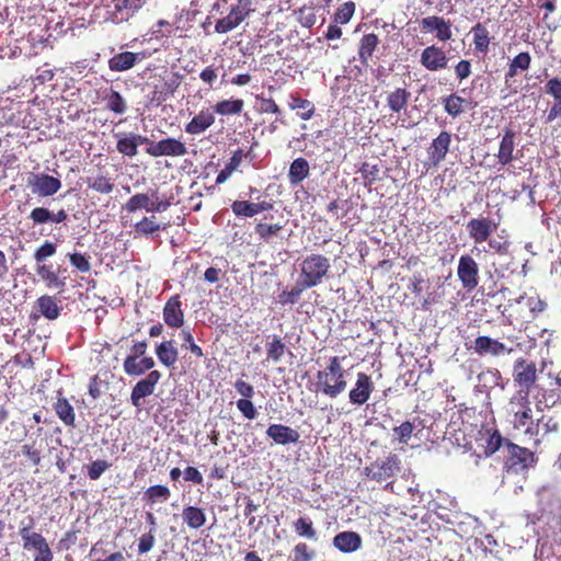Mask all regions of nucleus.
I'll return each mask as SVG.
<instances>
[{
  "label": "nucleus",
  "mask_w": 561,
  "mask_h": 561,
  "mask_svg": "<svg viewBox=\"0 0 561 561\" xmlns=\"http://www.w3.org/2000/svg\"><path fill=\"white\" fill-rule=\"evenodd\" d=\"M330 261L321 254H310L306 256L301 264L299 280L305 287L311 288L319 285L330 268Z\"/></svg>",
  "instance_id": "obj_1"
},
{
  "label": "nucleus",
  "mask_w": 561,
  "mask_h": 561,
  "mask_svg": "<svg viewBox=\"0 0 561 561\" xmlns=\"http://www.w3.org/2000/svg\"><path fill=\"white\" fill-rule=\"evenodd\" d=\"M400 458L396 454H390L388 457L377 459L365 468V474L370 480L376 482H387L388 489L392 482L390 479L394 478L400 471Z\"/></svg>",
  "instance_id": "obj_2"
},
{
  "label": "nucleus",
  "mask_w": 561,
  "mask_h": 561,
  "mask_svg": "<svg viewBox=\"0 0 561 561\" xmlns=\"http://www.w3.org/2000/svg\"><path fill=\"white\" fill-rule=\"evenodd\" d=\"M32 527L31 523L27 526L21 527L19 530L23 549L26 551H36L33 561H53L54 554L47 540L42 534L32 531Z\"/></svg>",
  "instance_id": "obj_3"
},
{
  "label": "nucleus",
  "mask_w": 561,
  "mask_h": 561,
  "mask_svg": "<svg viewBox=\"0 0 561 561\" xmlns=\"http://www.w3.org/2000/svg\"><path fill=\"white\" fill-rule=\"evenodd\" d=\"M507 449L510 456L505 462L504 479H510L513 474L524 473L534 461V454L526 448L508 444Z\"/></svg>",
  "instance_id": "obj_4"
},
{
  "label": "nucleus",
  "mask_w": 561,
  "mask_h": 561,
  "mask_svg": "<svg viewBox=\"0 0 561 561\" xmlns=\"http://www.w3.org/2000/svg\"><path fill=\"white\" fill-rule=\"evenodd\" d=\"M316 378V392H319L329 399H336L346 390V376L329 375V373L319 370Z\"/></svg>",
  "instance_id": "obj_5"
},
{
  "label": "nucleus",
  "mask_w": 561,
  "mask_h": 561,
  "mask_svg": "<svg viewBox=\"0 0 561 561\" xmlns=\"http://www.w3.org/2000/svg\"><path fill=\"white\" fill-rule=\"evenodd\" d=\"M26 186L39 197H49L61 188V181L46 173H30Z\"/></svg>",
  "instance_id": "obj_6"
},
{
  "label": "nucleus",
  "mask_w": 561,
  "mask_h": 561,
  "mask_svg": "<svg viewBox=\"0 0 561 561\" xmlns=\"http://www.w3.org/2000/svg\"><path fill=\"white\" fill-rule=\"evenodd\" d=\"M147 153L151 157H182L187 153L186 146L179 139L164 138L157 142H151V146L147 148Z\"/></svg>",
  "instance_id": "obj_7"
},
{
  "label": "nucleus",
  "mask_w": 561,
  "mask_h": 561,
  "mask_svg": "<svg viewBox=\"0 0 561 561\" xmlns=\"http://www.w3.org/2000/svg\"><path fill=\"white\" fill-rule=\"evenodd\" d=\"M160 378L161 374L158 370H151L146 378L139 380L130 393L131 404L136 408H139L141 405V399L154 392L156 386Z\"/></svg>",
  "instance_id": "obj_8"
},
{
  "label": "nucleus",
  "mask_w": 561,
  "mask_h": 561,
  "mask_svg": "<svg viewBox=\"0 0 561 561\" xmlns=\"http://www.w3.org/2000/svg\"><path fill=\"white\" fill-rule=\"evenodd\" d=\"M374 390L371 377L365 373H358L354 387L348 392V399L352 404H365Z\"/></svg>",
  "instance_id": "obj_9"
},
{
  "label": "nucleus",
  "mask_w": 561,
  "mask_h": 561,
  "mask_svg": "<svg viewBox=\"0 0 561 561\" xmlns=\"http://www.w3.org/2000/svg\"><path fill=\"white\" fill-rule=\"evenodd\" d=\"M478 264L470 255H461L458 262L457 274L467 289L478 286Z\"/></svg>",
  "instance_id": "obj_10"
},
{
  "label": "nucleus",
  "mask_w": 561,
  "mask_h": 561,
  "mask_svg": "<svg viewBox=\"0 0 561 561\" xmlns=\"http://www.w3.org/2000/svg\"><path fill=\"white\" fill-rule=\"evenodd\" d=\"M472 348L474 353H477L480 356H500L504 354H510L513 351L499 340L492 339L486 335L478 336L473 342Z\"/></svg>",
  "instance_id": "obj_11"
},
{
  "label": "nucleus",
  "mask_w": 561,
  "mask_h": 561,
  "mask_svg": "<svg viewBox=\"0 0 561 561\" xmlns=\"http://www.w3.org/2000/svg\"><path fill=\"white\" fill-rule=\"evenodd\" d=\"M266 436L277 445H289L299 442L300 434L297 430L284 424H271L266 430Z\"/></svg>",
  "instance_id": "obj_12"
},
{
  "label": "nucleus",
  "mask_w": 561,
  "mask_h": 561,
  "mask_svg": "<svg viewBox=\"0 0 561 561\" xmlns=\"http://www.w3.org/2000/svg\"><path fill=\"white\" fill-rule=\"evenodd\" d=\"M514 378L515 381L528 392L537 378L535 364L527 363L523 358L517 359L514 365Z\"/></svg>",
  "instance_id": "obj_13"
},
{
  "label": "nucleus",
  "mask_w": 561,
  "mask_h": 561,
  "mask_svg": "<svg viewBox=\"0 0 561 561\" xmlns=\"http://www.w3.org/2000/svg\"><path fill=\"white\" fill-rule=\"evenodd\" d=\"M420 61L427 70L437 71L447 66L448 58L442 48L432 45L423 49Z\"/></svg>",
  "instance_id": "obj_14"
},
{
  "label": "nucleus",
  "mask_w": 561,
  "mask_h": 561,
  "mask_svg": "<svg viewBox=\"0 0 561 561\" xmlns=\"http://www.w3.org/2000/svg\"><path fill=\"white\" fill-rule=\"evenodd\" d=\"M35 271L48 288L57 289L59 293L65 290L66 277L60 275L65 270L58 267L57 271H53L51 265L38 264Z\"/></svg>",
  "instance_id": "obj_15"
},
{
  "label": "nucleus",
  "mask_w": 561,
  "mask_h": 561,
  "mask_svg": "<svg viewBox=\"0 0 561 561\" xmlns=\"http://www.w3.org/2000/svg\"><path fill=\"white\" fill-rule=\"evenodd\" d=\"M248 14L249 10H245L244 7L237 5L231 9L230 13L227 16L219 19L216 22L215 31L219 34L228 33L234 30L238 25H240Z\"/></svg>",
  "instance_id": "obj_16"
},
{
  "label": "nucleus",
  "mask_w": 561,
  "mask_h": 561,
  "mask_svg": "<svg viewBox=\"0 0 561 561\" xmlns=\"http://www.w3.org/2000/svg\"><path fill=\"white\" fill-rule=\"evenodd\" d=\"M148 0H113V20L115 22L127 21L139 9H141Z\"/></svg>",
  "instance_id": "obj_17"
},
{
  "label": "nucleus",
  "mask_w": 561,
  "mask_h": 561,
  "mask_svg": "<svg viewBox=\"0 0 561 561\" xmlns=\"http://www.w3.org/2000/svg\"><path fill=\"white\" fill-rule=\"evenodd\" d=\"M450 142L451 135L445 130L440 131L438 136L433 139L428 149V157L434 165H437L445 159L449 150Z\"/></svg>",
  "instance_id": "obj_18"
},
{
  "label": "nucleus",
  "mask_w": 561,
  "mask_h": 561,
  "mask_svg": "<svg viewBox=\"0 0 561 561\" xmlns=\"http://www.w3.org/2000/svg\"><path fill=\"white\" fill-rule=\"evenodd\" d=\"M144 58L140 53L123 51L114 55L108 60V69L115 72H123L131 69Z\"/></svg>",
  "instance_id": "obj_19"
},
{
  "label": "nucleus",
  "mask_w": 561,
  "mask_h": 561,
  "mask_svg": "<svg viewBox=\"0 0 561 561\" xmlns=\"http://www.w3.org/2000/svg\"><path fill=\"white\" fill-rule=\"evenodd\" d=\"M421 26L424 31L436 32V37L443 42L450 39L453 36L450 23L440 16L424 18L421 21Z\"/></svg>",
  "instance_id": "obj_20"
},
{
  "label": "nucleus",
  "mask_w": 561,
  "mask_h": 561,
  "mask_svg": "<svg viewBox=\"0 0 561 561\" xmlns=\"http://www.w3.org/2000/svg\"><path fill=\"white\" fill-rule=\"evenodd\" d=\"M362 537L355 531H342L334 536L333 546L343 553H352L362 548Z\"/></svg>",
  "instance_id": "obj_21"
},
{
  "label": "nucleus",
  "mask_w": 561,
  "mask_h": 561,
  "mask_svg": "<svg viewBox=\"0 0 561 561\" xmlns=\"http://www.w3.org/2000/svg\"><path fill=\"white\" fill-rule=\"evenodd\" d=\"M491 221L486 218H473L467 224L469 237L476 243H482L488 240L494 230Z\"/></svg>",
  "instance_id": "obj_22"
},
{
  "label": "nucleus",
  "mask_w": 561,
  "mask_h": 561,
  "mask_svg": "<svg viewBox=\"0 0 561 561\" xmlns=\"http://www.w3.org/2000/svg\"><path fill=\"white\" fill-rule=\"evenodd\" d=\"M273 204L270 202L250 203L247 201H236L231 204V209L237 217L252 218L261 211L271 210Z\"/></svg>",
  "instance_id": "obj_23"
},
{
  "label": "nucleus",
  "mask_w": 561,
  "mask_h": 561,
  "mask_svg": "<svg viewBox=\"0 0 561 561\" xmlns=\"http://www.w3.org/2000/svg\"><path fill=\"white\" fill-rule=\"evenodd\" d=\"M163 320L171 328H181L184 323V314L178 296L171 297L163 308Z\"/></svg>",
  "instance_id": "obj_24"
},
{
  "label": "nucleus",
  "mask_w": 561,
  "mask_h": 561,
  "mask_svg": "<svg viewBox=\"0 0 561 561\" xmlns=\"http://www.w3.org/2000/svg\"><path fill=\"white\" fill-rule=\"evenodd\" d=\"M215 123L214 113L209 108L202 110L190 123L185 125V133L199 135Z\"/></svg>",
  "instance_id": "obj_25"
},
{
  "label": "nucleus",
  "mask_w": 561,
  "mask_h": 561,
  "mask_svg": "<svg viewBox=\"0 0 561 561\" xmlns=\"http://www.w3.org/2000/svg\"><path fill=\"white\" fill-rule=\"evenodd\" d=\"M181 516L183 523L193 530L202 528L207 520L205 511L193 505L184 506Z\"/></svg>",
  "instance_id": "obj_26"
},
{
  "label": "nucleus",
  "mask_w": 561,
  "mask_h": 561,
  "mask_svg": "<svg viewBox=\"0 0 561 561\" xmlns=\"http://www.w3.org/2000/svg\"><path fill=\"white\" fill-rule=\"evenodd\" d=\"M123 367L124 371L128 376H140L145 374V371L154 367V360L152 357H142L138 360L135 356H127L124 360Z\"/></svg>",
  "instance_id": "obj_27"
},
{
  "label": "nucleus",
  "mask_w": 561,
  "mask_h": 561,
  "mask_svg": "<svg viewBox=\"0 0 561 561\" xmlns=\"http://www.w3.org/2000/svg\"><path fill=\"white\" fill-rule=\"evenodd\" d=\"M515 147V134L507 129L500 141L499 152L496 154L499 163L506 165L514 159L513 152Z\"/></svg>",
  "instance_id": "obj_28"
},
{
  "label": "nucleus",
  "mask_w": 561,
  "mask_h": 561,
  "mask_svg": "<svg viewBox=\"0 0 561 561\" xmlns=\"http://www.w3.org/2000/svg\"><path fill=\"white\" fill-rule=\"evenodd\" d=\"M156 355L161 364L165 367H172L178 360V348L174 346V342L163 341L156 347Z\"/></svg>",
  "instance_id": "obj_29"
},
{
  "label": "nucleus",
  "mask_w": 561,
  "mask_h": 561,
  "mask_svg": "<svg viewBox=\"0 0 561 561\" xmlns=\"http://www.w3.org/2000/svg\"><path fill=\"white\" fill-rule=\"evenodd\" d=\"M309 163L305 158H296L289 167L288 180L291 185H298L309 175Z\"/></svg>",
  "instance_id": "obj_30"
},
{
  "label": "nucleus",
  "mask_w": 561,
  "mask_h": 561,
  "mask_svg": "<svg viewBox=\"0 0 561 561\" xmlns=\"http://www.w3.org/2000/svg\"><path fill=\"white\" fill-rule=\"evenodd\" d=\"M379 44V38L376 34H366L362 37L358 48L359 60L364 66L368 65V59L371 57L374 50Z\"/></svg>",
  "instance_id": "obj_31"
},
{
  "label": "nucleus",
  "mask_w": 561,
  "mask_h": 561,
  "mask_svg": "<svg viewBox=\"0 0 561 561\" xmlns=\"http://www.w3.org/2000/svg\"><path fill=\"white\" fill-rule=\"evenodd\" d=\"M103 100L105 102L106 108L114 112L115 114L122 115L127 110L125 99L121 95L118 91L112 88L105 91Z\"/></svg>",
  "instance_id": "obj_32"
},
{
  "label": "nucleus",
  "mask_w": 561,
  "mask_h": 561,
  "mask_svg": "<svg viewBox=\"0 0 561 561\" xmlns=\"http://www.w3.org/2000/svg\"><path fill=\"white\" fill-rule=\"evenodd\" d=\"M55 412L67 426H75L76 414L72 405L64 397H58L55 403Z\"/></svg>",
  "instance_id": "obj_33"
},
{
  "label": "nucleus",
  "mask_w": 561,
  "mask_h": 561,
  "mask_svg": "<svg viewBox=\"0 0 561 561\" xmlns=\"http://www.w3.org/2000/svg\"><path fill=\"white\" fill-rule=\"evenodd\" d=\"M37 307L39 312L48 320L57 319L61 310L56 299L48 295H44L37 299Z\"/></svg>",
  "instance_id": "obj_34"
},
{
  "label": "nucleus",
  "mask_w": 561,
  "mask_h": 561,
  "mask_svg": "<svg viewBox=\"0 0 561 561\" xmlns=\"http://www.w3.org/2000/svg\"><path fill=\"white\" fill-rule=\"evenodd\" d=\"M537 409L543 411L545 409L553 408L556 404L561 403V389L542 390L537 397Z\"/></svg>",
  "instance_id": "obj_35"
},
{
  "label": "nucleus",
  "mask_w": 561,
  "mask_h": 561,
  "mask_svg": "<svg viewBox=\"0 0 561 561\" xmlns=\"http://www.w3.org/2000/svg\"><path fill=\"white\" fill-rule=\"evenodd\" d=\"M411 93L405 89L398 88L387 96V104L394 113H399L405 108Z\"/></svg>",
  "instance_id": "obj_36"
},
{
  "label": "nucleus",
  "mask_w": 561,
  "mask_h": 561,
  "mask_svg": "<svg viewBox=\"0 0 561 561\" xmlns=\"http://www.w3.org/2000/svg\"><path fill=\"white\" fill-rule=\"evenodd\" d=\"M530 61L531 58L527 51L519 53L515 56L505 73V83L508 84L510 80L517 75L518 70H527L530 66Z\"/></svg>",
  "instance_id": "obj_37"
},
{
  "label": "nucleus",
  "mask_w": 561,
  "mask_h": 561,
  "mask_svg": "<svg viewBox=\"0 0 561 561\" xmlns=\"http://www.w3.org/2000/svg\"><path fill=\"white\" fill-rule=\"evenodd\" d=\"M283 227L284 226L279 222L272 225L257 222L254 227V232L261 240L268 243L279 236V231L283 229Z\"/></svg>",
  "instance_id": "obj_38"
},
{
  "label": "nucleus",
  "mask_w": 561,
  "mask_h": 561,
  "mask_svg": "<svg viewBox=\"0 0 561 561\" xmlns=\"http://www.w3.org/2000/svg\"><path fill=\"white\" fill-rule=\"evenodd\" d=\"M244 103L241 99L234 100H224L218 102L214 110L219 115H237L240 114L243 110Z\"/></svg>",
  "instance_id": "obj_39"
},
{
  "label": "nucleus",
  "mask_w": 561,
  "mask_h": 561,
  "mask_svg": "<svg viewBox=\"0 0 561 561\" xmlns=\"http://www.w3.org/2000/svg\"><path fill=\"white\" fill-rule=\"evenodd\" d=\"M265 347L267 359H271L274 363H278L287 350L282 337L278 335H273L272 340L266 343Z\"/></svg>",
  "instance_id": "obj_40"
},
{
  "label": "nucleus",
  "mask_w": 561,
  "mask_h": 561,
  "mask_svg": "<svg viewBox=\"0 0 561 561\" xmlns=\"http://www.w3.org/2000/svg\"><path fill=\"white\" fill-rule=\"evenodd\" d=\"M243 152L241 149L233 152L230 160L226 163L225 168L218 173L216 184L225 183L232 172L240 165L242 161Z\"/></svg>",
  "instance_id": "obj_41"
},
{
  "label": "nucleus",
  "mask_w": 561,
  "mask_h": 561,
  "mask_svg": "<svg viewBox=\"0 0 561 561\" xmlns=\"http://www.w3.org/2000/svg\"><path fill=\"white\" fill-rule=\"evenodd\" d=\"M115 136L118 138L116 149L119 153L129 158H133L138 153V148L130 133L123 134L122 136L116 134Z\"/></svg>",
  "instance_id": "obj_42"
},
{
  "label": "nucleus",
  "mask_w": 561,
  "mask_h": 561,
  "mask_svg": "<svg viewBox=\"0 0 561 561\" xmlns=\"http://www.w3.org/2000/svg\"><path fill=\"white\" fill-rule=\"evenodd\" d=\"M471 32L473 33L474 49L480 53H486L490 44L486 28L478 23L472 27Z\"/></svg>",
  "instance_id": "obj_43"
},
{
  "label": "nucleus",
  "mask_w": 561,
  "mask_h": 561,
  "mask_svg": "<svg viewBox=\"0 0 561 561\" xmlns=\"http://www.w3.org/2000/svg\"><path fill=\"white\" fill-rule=\"evenodd\" d=\"M87 183L90 188L101 194H110L114 188L111 179L104 175L88 178Z\"/></svg>",
  "instance_id": "obj_44"
},
{
  "label": "nucleus",
  "mask_w": 561,
  "mask_h": 561,
  "mask_svg": "<svg viewBox=\"0 0 561 561\" xmlns=\"http://www.w3.org/2000/svg\"><path fill=\"white\" fill-rule=\"evenodd\" d=\"M294 529L300 537L317 540V533L312 526V522L306 517L298 518L294 524Z\"/></svg>",
  "instance_id": "obj_45"
},
{
  "label": "nucleus",
  "mask_w": 561,
  "mask_h": 561,
  "mask_svg": "<svg viewBox=\"0 0 561 561\" xmlns=\"http://www.w3.org/2000/svg\"><path fill=\"white\" fill-rule=\"evenodd\" d=\"M305 289H308V287H305V285L298 279L296 285L290 290H284L279 295V302L282 305L296 304Z\"/></svg>",
  "instance_id": "obj_46"
},
{
  "label": "nucleus",
  "mask_w": 561,
  "mask_h": 561,
  "mask_svg": "<svg viewBox=\"0 0 561 561\" xmlns=\"http://www.w3.org/2000/svg\"><path fill=\"white\" fill-rule=\"evenodd\" d=\"M145 497L152 503H162L170 497V490L165 485L156 484L146 490Z\"/></svg>",
  "instance_id": "obj_47"
},
{
  "label": "nucleus",
  "mask_w": 561,
  "mask_h": 561,
  "mask_svg": "<svg viewBox=\"0 0 561 561\" xmlns=\"http://www.w3.org/2000/svg\"><path fill=\"white\" fill-rule=\"evenodd\" d=\"M149 205H150L149 196L147 194L139 193V194L131 196L125 204L124 208L128 213H135L139 209H146L148 211Z\"/></svg>",
  "instance_id": "obj_48"
},
{
  "label": "nucleus",
  "mask_w": 561,
  "mask_h": 561,
  "mask_svg": "<svg viewBox=\"0 0 561 561\" xmlns=\"http://www.w3.org/2000/svg\"><path fill=\"white\" fill-rule=\"evenodd\" d=\"M465 100L458 95L451 94L444 99V108L453 117L462 113V103Z\"/></svg>",
  "instance_id": "obj_49"
},
{
  "label": "nucleus",
  "mask_w": 561,
  "mask_h": 561,
  "mask_svg": "<svg viewBox=\"0 0 561 561\" xmlns=\"http://www.w3.org/2000/svg\"><path fill=\"white\" fill-rule=\"evenodd\" d=\"M355 12V4L352 1L343 3L334 14V22L346 24L350 22Z\"/></svg>",
  "instance_id": "obj_50"
},
{
  "label": "nucleus",
  "mask_w": 561,
  "mask_h": 561,
  "mask_svg": "<svg viewBox=\"0 0 561 561\" xmlns=\"http://www.w3.org/2000/svg\"><path fill=\"white\" fill-rule=\"evenodd\" d=\"M57 251V245L50 241H45L41 247H38L34 252V260L41 264L45 262L48 257L53 256Z\"/></svg>",
  "instance_id": "obj_51"
},
{
  "label": "nucleus",
  "mask_w": 561,
  "mask_h": 561,
  "mask_svg": "<svg viewBox=\"0 0 561 561\" xmlns=\"http://www.w3.org/2000/svg\"><path fill=\"white\" fill-rule=\"evenodd\" d=\"M135 230L138 233L149 236L160 230V225L156 222L154 217H144L135 225Z\"/></svg>",
  "instance_id": "obj_52"
},
{
  "label": "nucleus",
  "mask_w": 561,
  "mask_h": 561,
  "mask_svg": "<svg viewBox=\"0 0 561 561\" xmlns=\"http://www.w3.org/2000/svg\"><path fill=\"white\" fill-rule=\"evenodd\" d=\"M525 301L526 306L529 308L530 317L535 318L538 313L542 312L546 304L539 299L538 297H525L520 296L516 299L517 304H522Z\"/></svg>",
  "instance_id": "obj_53"
},
{
  "label": "nucleus",
  "mask_w": 561,
  "mask_h": 561,
  "mask_svg": "<svg viewBox=\"0 0 561 561\" xmlns=\"http://www.w3.org/2000/svg\"><path fill=\"white\" fill-rule=\"evenodd\" d=\"M28 218L32 220L33 226L48 224L51 220V211L45 207H35Z\"/></svg>",
  "instance_id": "obj_54"
},
{
  "label": "nucleus",
  "mask_w": 561,
  "mask_h": 561,
  "mask_svg": "<svg viewBox=\"0 0 561 561\" xmlns=\"http://www.w3.org/2000/svg\"><path fill=\"white\" fill-rule=\"evenodd\" d=\"M291 107L302 110L299 115L304 121L310 119L314 113V106L311 104V102L300 98L293 100Z\"/></svg>",
  "instance_id": "obj_55"
},
{
  "label": "nucleus",
  "mask_w": 561,
  "mask_h": 561,
  "mask_svg": "<svg viewBox=\"0 0 561 561\" xmlns=\"http://www.w3.org/2000/svg\"><path fill=\"white\" fill-rule=\"evenodd\" d=\"M413 430L414 425L411 422L405 421L399 426L394 427L393 433L400 443L407 444L412 436Z\"/></svg>",
  "instance_id": "obj_56"
},
{
  "label": "nucleus",
  "mask_w": 561,
  "mask_h": 561,
  "mask_svg": "<svg viewBox=\"0 0 561 561\" xmlns=\"http://www.w3.org/2000/svg\"><path fill=\"white\" fill-rule=\"evenodd\" d=\"M238 410L242 413V415L248 420H254L257 415V411L249 399H239L237 402Z\"/></svg>",
  "instance_id": "obj_57"
},
{
  "label": "nucleus",
  "mask_w": 561,
  "mask_h": 561,
  "mask_svg": "<svg viewBox=\"0 0 561 561\" xmlns=\"http://www.w3.org/2000/svg\"><path fill=\"white\" fill-rule=\"evenodd\" d=\"M69 261L72 266H75L79 272L87 273L91 268V264L88 257L81 253H71L69 254Z\"/></svg>",
  "instance_id": "obj_58"
},
{
  "label": "nucleus",
  "mask_w": 561,
  "mask_h": 561,
  "mask_svg": "<svg viewBox=\"0 0 561 561\" xmlns=\"http://www.w3.org/2000/svg\"><path fill=\"white\" fill-rule=\"evenodd\" d=\"M345 357L333 356L330 357L329 363L322 371L329 373V375L346 376L347 371L342 367V360Z\"/></svg>",
  "instance_id": "obj_59"
},
{
  "label": "nucleus",
  "mask_w": 561,
  "mask_h": 561,
  "mask_svg": "<svg viewBox=\"0 0 561 561\" xmlns=\"http://www.w3.org/2000/svg\"><path fill=\"white\" fill-rule=\"evenodd\" d=\"M181 336L184 342V347L190 350V352L194 354L196 357H203V350L197 344H195L193 335L188 330H182Z\"/></svg>",
  "instance_id": "obj_60"
},
{
  "label": "nucleus",
  "mask_w": 561,
  "mask_h": 561,
  "mask_svg": "<svg viewBox=\"0 0 561 561\" xmlns=\"http://www.w3.org/2000/svg\"><path fill=\"white\" fill-rule=\"evenodd\" d=\"M110 467L106 460H95L91 463L88 476L91 480H98Z\"/></svg>",
  "instance_id": "obj_61"
},
{
  "label": "nucleus",
  "mask_w": 561,
  "mask_h": 561,
  "mask_svg": "<svg viewBox=\"0 0 561 561\" xmlns=\"http://www.w3.org/2000/svg\"><path fill=\"white\" fill-rule=\"evenodd\" d=\"M294 552L296 561H311L314 558V552L302 542L295 546Z\"/></svg>",
  "instance_id": "obj_62"
},
{
  "label": "nucleus",
  "mask_w": 561,
  "mask_h": 561,
  "mask_svg": "<svg viewBox=\"0 0 561 561\" xmlns=\"http://www.w3.org/2000/svg\"><path fill=\"white\" fill-rule=\"evenodd\" d=\"M154 541L156 538L153 533L144 534L139 538L138 552L140 554L149 552L153 548Z\"/></svg>",
  "instance_id": "obj_63"
},
{
  "label": "nucleus",
  "mask_w": 561,
  "mask_h": 561,
  "mask_svg": "<svg viewBox=\"0 0 561 561\" xmlns=\"http://www.w3.org/2000/svg\"><path fill=\"white\" fill-rule=\"evenodd\" d=\"M546 92L552 95L554 100H561V79H550L546 84Z\"/></svg>",
  "instance_id": "obj_64"
}]
</instances>
